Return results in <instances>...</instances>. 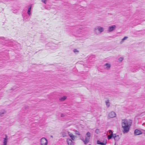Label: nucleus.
Segmentation results:
<instances>
[{
  "instance_id": "1a4fd4ad",
  "label": "nucleus",
  "mask_w": 145,
  "mask_h": 145,
  "mask_svg": "<svg viewBox=\"0 0 145 145\" xmlns=\"http://www.w3.org/2000/svg\"><path fill=\"white\" fill-rule=\"evenodd\" d=\"M67 142L68 145H74V142L70 138L67 139Z\"/></svg>"
},
{
  "instance_id": "0eeeda50",
  "label": "nucleus",
  "mask_w": 145,
  "mask_h": 145,
  "mask_svg": "<svg viewBox=\"0 0 145 145\" xmlns=\"http://www.w3.org/2000/svg\"><path fill=\"white\" fill-rule=\"evenodd\" d=\"M68 133V131L66 130H64L61 133V134L63 137H65L67 136Z\"/></svg>"
},
{
  "instance_id": "cd10ccee",
  "label": "nucleus",
  "mask_w": 145,
  "mask_h": 145,
  "mask_svg": "<svg viewBox=\"0 0 145 145\" xmlns=\"http://www.w3.org/2000/svg\"><path fill=\"white\" fill-rule=\"evenodd\" d=\"M65 115L63 114H61V117H65Z\"/></svg>"
},
{
  "instance_id": "5701e85b",
  "label": "nucleus",
  "mask_w": 145,
  "mask_h": 145,
  "mask_svg": "<svg viewBox=\"0 0 145 145\" xmlns=\"http://www.w3.org/2000/svg\"><path fill=\"white\" fill-rule=\"evenodd\" d=\"M48 0H41V1L45 4H46Z\"/></svg>"
},
{
  "instance_id": "7ed1b4c3",
  "label": "nucleus",
  "mask_w": 145,
  "mask_h": 145,
  "mask_svg": "<svg viewBox=\"0 0 145 145\" xmlns=\"http://www.w3.org/2000/svg\"><path fill=\"white\" fill-rule=\"evenodd\" d=\"M48 144V140L45 138L43 137L40 139L41 145H47Z\"/></svg>"
},
{
  "instance_id": "aec40b11",
  "label": "nucleus",
  "mask_w": 145,
  "mask_h": 145,
  "mask_svg": "<svg viewBox=\"0 0 145 145\" xmlns=\"http://www.w3.org/2000/svg\"><path fill=\"white\" fill-rule=\"evenodd\" d=\"M91 137V133L89 132H88L86 134V136L85 137Z\"/></svg>"
},
{
  "instance_id": "c756f323",
  "label": "nucleus",
  "mask_w": 145,
  "mask_h": 145,
  "mask_svg": "<svg viewBox=\"0 0 145 145\" xmlns=\"http://www.w3.org/2000/svg\"><path fill=\"white\" fill-rule=\"evenodd\" d=\"M81 140H84V139H83H83H81Z\"/></svg>"
},
{
  "instance_id": "4468645a",
  "label": "nucleus",
  "mask_w": 145,
  "mask_h": 145,
  "mask_svg": "<svg viewBox=\"0 0 145 145\" xmlns=\"http://www.w3.org/2000/svg\"><path fill=\"white\" fill-rule=\"evenodd\" d=\"M104 66L106 67L105 68V69H108L110 68L111 67V65L110 64L108 63H106L104 65Z\"/></svg>"
},
{
  "instance_id": "7c9ffc66",
  "label": "nucleus",
  "mask_w": 145,
  "mask_h": 145,
  "mask_svg": "<svg viewBox=\"0 0 145 145\" xmlns=\"http://www.w3.org/2000/svg\"><path fill=\"white\" fill-rule=\"evenodd\" d=\"M89 145H91V144H89Z\"/></svg>"
},
{
  "instance_id": "f8f14e48",
  "label": "nucleus",
  "mask_w": 145,
  "mask_h": 145,
  "mask_svg": "<svg viewBox=\"0 0 145 145\" xmlns=\"http://www.w3.org/2000/svg\"><path fill=\"white\" fill-rule=\"evenodd\" d=\"M29 8L28 9L27 13L29 16L31 14V10L32 7V5H30L28 6Z\"/></svg>"
},
{
  "instance_id": "423d86ee",
  "label": "nucleus",
  "mask_w": 145,
  "mask_h": 145,
  "mask_svg": "<svg viewBox=\"0 0 145 145\" xmlns=\"http://www.w3.org/2000/svg\"><path fill=\"white\" fill-rule=\"evenodd\" d=\"M142 134V132L138 129H137L135 130L134 133L135 135L136 136L139 135L141 134Z\"/></svg>"
},
{
  "instance_id": "c85d7f7f",
  "label": "nucleus",
  "mask_w": 145,
  "mask_h": 145,
  "mask_svg": "<svg viewBox=\"0 0 145 145\" xmlns=\"http://www.w3.org/2000/svg\"><path fill=\"white\" fill-rule=\"evenodd\" d=\"M116 142H115V145H116Z\"/></svg>"
},
{
  "instance_id": "ddd939ff",
  "label": "nucleus",
  "mask_w": 145,
  "mask_h": 145,
  "mask_svg": "<svg viewBox=\"0 0 145 145\" xmlns=\"http://www.w3.org/2000/svg\"><path fill=\"white\" fill-rule=\"evenodd\" d=\"M89 138H88L85 137V139L84 140H82L84 144H87L89 142Z\"/></svg>"
},
{
  "instance_id": "6e6552de",
  "label": "nucleus",
  "mask_w": 145,
  "mask_h": 145,
  "mask_svg": "<svg viewBox=\"0 0 145 145\" xmlns=\"http://www.w3.org/2000/svg\"><path fill=\"white\" fill-rule=\"evenodd\" d=\"M68 134L69 135V137L71 138L72 140H74L75 139V137H76V136L73 135L72 133L69 132L68 131Z\"/></svg>"
},
{
  "instance_id": "a878e982",
  "label": "nucleus",
  "mask_w": 145,
  "mask_h": 145,
  "mask_svg": "<svg viewBox=\"0 0 145 145\" xmlns=\"http://www.w3.org/2000/svg\"><path fill=\"white\" fill-rule=\"evenodd\" d=\"M99 132V130L98 129H97L95 131V133H98V132Z\"/></svg>"
},
{
  "instance_id": "a211bd4d",
  "label": "nucleus",
  "mask_w": 145,
  "mask_h": 145,
  "mask_svg": "<svg viewBox=\"0 0 145 145\" xmlns=\"http://www.w3.org/2000/svg\"><path fill=\"white\" fill-rule=\"evenodd\" d=\"M6 112V111L4 110H2L0 112V116H2Z\"/></svg>"
},
{
  "instance_id": "f257e3e1",
  "label": "nucleus",
  "mask_w": 145,
  "mask_h": 145,
  "mask_svg": "<svg viewBox=\"0 0 145 145\" xmlns=\"http://www.w3.org/2000/svg\"><path fill=\"white\" fill-rule=\"evenodd\" d=\"M132 121L130 120L124 119L122 120L121 125L123 129V133H125L128 132L129 130L130 127L131 125Z\"/></svg>"
},
{
  "instance_id": "412c9836",
  "label": "nucleus",
  "mask_w": 145,
  "mask_h": 145,
  "mask_svg": "<svg viewBox=\"0 0 145 145\" xmlns=\"http://www.w3.org/2000/svg\"><path fill=\"white\" fill-rule=\"evenodd\" d=\"M128 38V37H126V36H125V37L123 39H121V41L120 42V43H122L123 41H124V40H125L126 39H127V38Z\"/></svg>"
},
{
  "instance_id": "20e7f679",
  "label": "nucleus",
  "mask_w": 145,
  "mask_h": 145,
  "mask_svg": "<svg viewBox=\"0 0 145 145\" xmlns=\"http://www.w3.org/2000/svg\"><path fill=\"white\" fill-rule=\"evenodd\" d=\"M116 116V114L113 111H111L109 112L108 115L109 118H113Z\"/></svg>"
},
{
  "instance_id": "bb28decb",
  "label": "nucleus",
  "mask_w": 145,
  "mask_h": 145,
  "mask_svg": "<svg viewBox=\"0 0 145 145\" xmlns=\"http://www.w3.org/2000/svg\"><path fill=\"white\" fill-rule=\"evenodd\" d=\"M109 133L110 134H113V132L112 130H110L109 131Z\"/></svg>"
},
{
  "instance_id": "dca6fc26",
  "label": "nucleus",
  "mask_w": 145,
  "mask_h": 145,
  "mask_svg": "<svg viewBox=\"0 0 145 145\" xmlns=\"http://www.w3.org/2000/svg\"><path fill=\"white\" fill-rule=\"evenodd\" d=\"M67 99V97L64 96L59 99V100L61 101H63Z\"/></svg>"
},
{
  "instance_id": "f3484780",
  "label": "nucleus",
  "mask_w": 145,
  "mask_h": 145,
  "mask_svg": "<svg viewBox=\"0 0 145 145\" xmlns=\"http://www.w3.org/2000/svg\"><path fill=\"white\" fill-rule=\"evenodd\" d=\"M114 136V134H110V135L108 136L107 138L108 140H110V139H111V138H113Z\"/></svg>"
},
{
  "instance_id": "4be33fe9",
  "label": "nucleus",
  "mask_w": 145,
  "mask_h": 145,
  "mask_svg": "<svg viewBox=\"0 0 145 145\" xmlns=\"http://www.w3.org/2000/svg\"><path fill=\"white\" fill-rule=\"evenodd\" d=\"M123 60V58L122 57H120L118 59V62H121Z\"/></svg>"
},
{
  "instance_id": "39448f33",
  "label": "nucleus",
  "mask_w": 145,
  "mask_h": 145,
  "mask_svg": "<svg viewBox=\"0 0 145 145\" xmlns=\"http://www.w3.org/2000/svg\"><path fill=\"white\" fill-rule=\"evenodd\" d=\"M116 28V26L115 25L109 26L108 28V32H111L114 30Z\"/></svg>"
},
{
  "instance_id": "2eb2a0df",
  "label": "nucleus",
  "mask_w": 145,
  "mask_h": 145,
  "mask_svg": "<svg viewBox=\"0 0 145 145\" xmlns=\"http://www.w3.org/2000/svg\"><path fill=\"white\" fill-rule=\"evenodd\" d=\"M97 144H101V145H105L106 144V142L104 143L100 142L99 140H98L97 142Z\"/></svg>"
},
{
  "instance_id": "f03ea898",
  "label": "nucleus",
  "mask_w": 145,
  "mask_h": 145,
  "mask_svg": "<svg viewBox=\"0 0 145 145\" xmlns=\"http://www.w3.org/2000/svg\"><path fill=\"white\" fill-rule=\"evenodd\" d=\"M104 30V28L101 26H97L95 27L94 29V33L97 34L99 33H101L103 32Z\"/></svg>"
},
{
  "instance_id": "393cba45",
  "label": "nucleus",
  "mask_w": 145,
  "mask_h": 145,
  "mask_svg": "<svg viewBox=\"0 0 145 145\" xmlns=\"http://www.w3.org/2000/svg\"><path fill=\"white\" fill-rule=\"evenodd\" d=\"M75 134L76 135H80V134L79 133V132L77 131H76L75 132Z\"/></svg>"
},
{
  "instance_id": "9d476101",
  "label": "nucleus",
  "mask_w": 145,
  "mask_h": 145,
  "mask_svg": "<svg viewBox=\"0 0 145 145\" xmlns=\"http://www.w3.org/2000/svg\"><path fill=\"white\" fill-rule=\"evenodd\" d=\"M8 140V136L6 135H5V137L4 138L3 145H7Z\"/></svg>"
},
{
  "instance_id": "b1692460",
  "label": "nucleus",
  "mask_w": 145,
  "mask_h": 145,
  "mask_svg": "<svg viewBox=\"0 0 145 145\" xmlns=\"http://www.w3.org/2000/svg\"><path fill=\"white\" fill-rule=\"evenodd\" d=\"M73 52L75 53H76V52H77V53H78L79 51L77 50L76 49H74L73 51Z\"/></svg>"
},
{
  "instance_id": "6ab92c4d",
  "label": "nucleus",
  "mask_w": 145,
  "mask_h": 145,
  "mask_svg": "<svg viewBox=\"0 0 145 145\" xmlns=\"http://www.w3.org/2000/svg\"><path fill=\"white\" fill-rule=\"evenodd\" d=\"M107 108H108L110 106V103L109 100L106 101L105 102Z\"/></svg>"
},
{
  "instance_id": "9b49d317",
  "label": "nucleus",
  "mask_w": 145,
  "mask_h": 145,
  "mask_svg": "<svg viewBox=\"0 0 145 145\" xmlns=\"http://www.w3.org/2000/svg\"><path fill=\"white\" fill-rule=\"evenodd\" d=\"M113 138L115 141H118L120 139V137L118 135H116L115 134H114Z\"/></svg>"
}]
</instances>
